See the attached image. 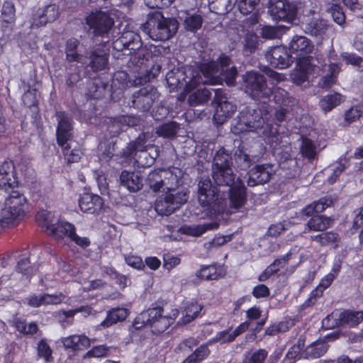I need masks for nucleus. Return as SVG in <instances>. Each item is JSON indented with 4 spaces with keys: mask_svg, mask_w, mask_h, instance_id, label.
I'll return each instance as SVG.
<instances>
[{
    "mask_svg": "<svg viewBox=\"0 0 363 363\" xmlns=\"http://www.w3.org/2000/svg\"><path fill=\"white\" fill-rule=\"evenodd\" d=\"M201 82V77L200 76L199 85L189 93L188 102L191 106L203 104L211 99V91L206 87H202L205 84Z\"/></svg>",
    "mask_w": 363,
    "mask_h": 363,
    "instance_id": "c9c22d12",
    "label": "nucleus"
},
{
    "mask_svg": "<svg viewBox=\"0 0 363 363\" xmlns=\"http://www.w3.org/2000/svg\"><path fill=\"white\" fill-rule=\"evenodd\" d=\"M270 94L269 99L266 100V103L274 101L279 106H286L289 103V93L282 88L276 86L270 88Z\"/></svg>",
    "mask_w": 363,
    "mask_h": 363,
    "instance_id": "864d4df0",
    "label": "nucleus"
},
{
    "mask_svg": "<svg viewBox=\"0 0 363 363\" xmlns=\"http://www.w3.org/2000/svg\"><path fill=\"white\" fill-rule=\"evenodd\" d=\"M296 66L291 74L292 82L296 85H301L308 80V73L313 71L315 65L313 62H295Z\"/></svg>",
    "mask_w": 363,
    "mask_h": 363,
    "instance_id": "473e14b6",
    "label": "nucleus"
},
{
    "mask_svg": "<svg viewBox=\"0 0 363 363\" xmlns=\"http://www.w3.org/2000/svg\"><path fill=\"white\" fill-rule=\"evenodd\" d=\"M333 203V201L330 196L321 197L318 201H315L303 208L300 211L301 218L305 220L313 213L320 214L327 208L330 207Z\"/></svg>",
    "mask_w": 363,
    "mask_h": 363,
    "instance_id": "a878e982",
    "label": "nucleus"
},
{
    "mask_svg": "<svg viewBox=\"0 0 363 363\" xmlns=\"http://www.w3.org/2000/svg\"><path fill=\"white\" fill-rule=\"evenodd\" d=\"M268 12L277 22L292 23L296 18L298 7L289 0H269Z\"/></svg>",
    "mask_w": 363,
    "mask_h": 363,
    "instance_id": "1a4fd4ad",
    "label": "nucleus"
},
{
    "mask_svg": "<svg viewBox=\"0 0 363 363\" xmlns=\"http://www.w3.org/2000/svg\"><path fill=\"white\" fill-rule=\"evenodd\" d=\"M57 220L52 213L48 210H40L35 215V220L38 225L42 228H45V232L48 235Z\"/></svg>",
    "mask_w": 363,
    "mask_h": 363,
    "instance_id": "a18cd8bd",
    "label": "nucleus"
},
{
    "mask_svg": "<svg viewBox=\"0 0 363 363\" xmlns=\"http://www.w3.org/2000/svg\"><path fill=\"white\" fill-rule=\"evenodd\" d=\"M260 0H238L237 4L239 11L243 15L252 14L250 23L254 25L258 23V16L254 11L259 5Z\"/></svg>",
    "mask_w": 363,
    "mask_h": 363,
    "instance_id": "79ce46f5",
    "label": "nucleus"
},
{
    "mask_svg": "<svg viewBox=\"0 0 363 363\" xmlns=\"http://www.w3.org/2000/svg\"><path fill=\"white\" fill-rule=\"evenodd\" d=\"M110 347L106 345L94 346L85 354L86 357H104L108 356Z\"/></svg>",
    "mask_w": 363,
    "mask_h": 363,
    "instance_id": "774afa93",
    "label": "nucleus"
},
{
    "mask_svg": "<svg viewBox=\"0 0 363 363\" xmlns=\"http://www.w3.org/2000/svg\"><path fill=\"white\" fill-rule=\"evenodd\" d=\"M342 101V96L339 93L327 94L319 101L321 109L325 112H329L339 106Z\"/></svg>",
    "mask_w": 363,
    "mask_h": 363,
    "instance_id": "3c124183",
    "label": "nucleus"
},
{
    "mask_svg": "<svg viewBox=\"0 0 363 363\" xmlns=\"http://www.w3.org/2000/svg\"><path fill=\"white\" fill-rule=\"evenodd\" d=\"M42 11L48 23L56 21L60 14L59 6L55 4H49L42 8Z\"/></svg>",
    "mask_w": 363,
    "mask_h": 363,
    "instance_id": "69168bd1",
    "label": "nucleus"
},
{
    "mask_svg": "<svg viewBox=\"0 0 363 363\" xmlns=\"http://www.w3.org/2000/svg\"><path fill=\"white\" fill-rule=\"evenodd\" d=\"M143 27L152 40L165 41L177 33L178 23L174 18H164L162 13L156 12L148 16Z\"/></svg>",
    "mask_w": 363,
    "mask_h": 363,
    "instance_id": "20e7f679",
    "label": "nucleus"
},
{
    "mask_svg": "<svg viewBox=\"0 0 363 363\" xmlns=\"http://www.w3.org/2000/svg\"><path fill=\"white\" fill-rule=\"evenodd\" d=\"M311 240L318 242L320 246H328L337 242L338 234L333 231L323 232L311 236Z\"/></svg>",
    "mask_w": 363,
    "mask_h": 363,
    "instance_id": "5fc2aeb1",
    "label": "nucleus"
},
{
    "mask_svg": "<svg viewBox=\"0 0 363 363\" xmlns=\"http://www.w3.org/2000/svg\"><path fill=\"white\" fill-rule=\"evenodd\" d=\"M329 345L324 340L318 339L311 343L303 351L305 359H317L323 357L328 350Z\"/></svg>",
    "mask_w": 363,
    "mask_h": 363,
    "instance_id": "e433bc0d",
    "label": "nucleus"
},
{
    "mask_svg": "<svg viewBox=\"0 0 363 363\" xmlns=\"http://www.w3.org/2000/svg\"><path fill=\"white\" fill-rule=\"evenodd\" d=\"M159 96L157 88L147 84L133 94L130 106L143 113L148 112Z\"/></svg>",
    "mask_w": 363,
    "mask_h": 363,
    "instance_id": "9b49d317",
    "label": "nucleus"
},
{
    "mask_svg": "<svg viewBox=\"0 0 363 363\" xmlns=\"http://www.w3.org/2000/svg\"><path fill=\"white\" fill-rule=\"evenodd\" d=\"M23 257L20 258L16 266V271L22 274V277L30 281L33 276H35L38 268L35 264H31L30 261V253L28 249L23 250Z\"/></svg>",
    "mask_w": 363,
    "mask_h": 363,
    "instance_id": "393cba45",
    "label": "nucleus"
},
{
    "mask_svg": "<svg viewBox=\"0 0 363 363\" xmlns=\"http://www.w3.org/2000/svg\"><path fill=\"white\" fill-rule=\"evenodd\" d=\"M107 84L104 82L101 78H94L88 84V91L92 99H99L103 95Z\"/></svg>",
    "mask_w": 363,
    "mask_h": 363,
    "instance_id": "4d7b16f0",
    "label": "nucleus"
},
{
    "mask_svg": "<svg viewBox=\"0 0 363 363\" xmlns=\"http://www.w3.org/2000/svg\"><path fill=\"white\" fill-rule=\"evenodd\" d=\"M294 62H313L314 44L305 35H294L286 47Z\"/></svg>",
    "mask_w": 363,
    "mask_h": 363,
    "instance_id": "6e6552de",
    "label": "nucleus"
},
{
    "mask_svg": "<svg viewBox=\"0 0 363 363\" xmlns=\"http://www.w3.org/2000/svg\"><path fill=\"white\" fill-rule=\"evenodd\" d=\"M148 133H141L134 140L128 143L126 147L123 149L121 156L125 159H129L132 157L136 156L138 152L140 153L137 162L143 167H150L152 165L156 160L157 154L155 157H152L147 152L149 147L153 146L147 144Z\"/></svg>",
    "mask_w": 363,
    "mask_h": 363,
    "instance_id": "423d86ee",
    "label": "nucleus"
},
{
    "mask_svg": "<svg viewBox=\"0 0 363 363\" xmlns=\"http://www.w3.org/2000/svg\"><path fill=\"white\" fill-rule=\"evenodd\" d=\"M165 172L164 169L160 168L151 171L147 176L145 183L154 192H158L164 186V177L162 174Z\"/></svg>",
    "mask_w": 363,
    "mask_h": 363,
    "instance_id": "c03bdc74",
    "label": "nucleus"
},
{
    "mask_svg": "<svg viewBox=\"0 0 363 363\" xmlns=\"http://www.w3.org/2000/svg\"><path fill=\"white\" fill-rule=\"evenodd\" d=\"M37 354L39 358L43 359L45 362H52L54 360L52 350L45 339H41L38 343Z\"/></svg>",
    "mask_w": 363,
    "mask_h": 363,
    "instance_id": "bf43d9fd",
    "label": "nucleus"
},
{
    "mask_svg": "<svg viewBox=\"0 0 363 363\" xmlns=\"http://www.w3.org/2000/svg\"><path fill=\"white\" fill-rule=\"evenodd\" d=\"M7 188L11 189V191L5 199L0 218V225L4 228L18 225L24 218L28 209V200L24 194L15 190V187Z\"/></svg>",
    "mask_w": 363,
    "mask_h": 363,
    "instance_id": "f257e3e1",
    "label": "nucleus"
},
{
    "mask_svg": "<svg viewBox=\"0 0 363 363\" xmlns=\"http://www.w3.org/2000/svg\"><path fill=\"white\" fill-rule=\"evenodd\" d=\"M234 160L236 168L244 171L247 170L253 163V157L247 152L242 142L234 148Z\"/></svg>",
    "mask_w": 363,
    "mask_h": 363,
    "instance_id": "f704fd0d",
    "label": "nucleus"
},
{
    "mask_svg": "<svg viewBox=\"0 0 363 363\" xmlns=\"http://www.w3.org/2000/svg\"><path fill=\"white\" fill-rule=\"evenodd\" d=\"M30 28L32 29L38 28L45 26L48 23L43 16L42 8H38L33 11L30 17Z\"/></svg>",
    "mask_w": 363,
    "mask_h": 363,
    "instance_id": "0e129e2a",
    "label": "nucleus"
},
{
    "mask_svg": "<svg viewBox=\"0 0 363 363\" xmlns=\"http://www.w3.org/2000/svg\"><path fill=\"white\" fill-rule=\"evenodd\" d=\"M198 199L205 210L214 214L223 213L227 206L225 194L221 193L219 187L209 178L199 182Z\"/></svg>",
    "mask_w": 363,
    "mask_h": 363,
    "instance_id": "f03ea898",
    "label": "nucleus"
},
{
    "mask_svg": "<svg viewBox=\"0 0 363 363\" xmlns=\"http://www.w3.org/2000/svg\"><path fill=\"white\" fill-rule=\"evenodd\" d=\"M242 80L245 93L254 100L265 104L271 93L266 77L262 74L252 70L242 76Z\"/></svg>",
    "mask_w": 363,
    "mask_h": 363,
    "instance_id": "0eeeda50",
    "label": "nucleus"
},
{
    "mask_svg": "<svg viewBox=\"0 0 363 363\" xmlns=\"http://www.w3.org/2000/svg\"><path fill=\"white\" fill-rule=\"evenodd\" d=\"M265 58L269 65L275 69H286L294 62L284 45L272 47L267 52Z\"/></svg>",
    "mask_w": 363,
    "mask_h": 363,
    "instance_id": "dca6fc26",
    "label": "nucleus"
},
{
    "mask_svg": "<svg viewBox=\"0 0 363 363\" xmlns=\"http://www.w3.org/2000/svg\"><path fill=\"white\" fill-rule=\"evenodd\" d=\"M212 169V177L218 186H229L236 181L235 174L233 173L232 167L213 168Z\"/></svg>",
    "mask_w": 363,
    "mask_h": 363,
    "instance_id": "4c0bfd02",
    "label": "nucleus"
},
{
    "mask_svg": "<svg viewBox=\"0 0 363 363\" xmlns=\"http://www.w3.org/2000/svg\"><path fill=\"white\" fill-rule=\"evenodd\" d=\"M343 262V257L337 255L335 257L330 272L322 278L321 285L325 288H328L333 284L334 279L337 277L341 271Z\"/></svg>",
    "mask_w": 363,
    "mask_h": 363,
    "instance_id": "09e8293b",
    "label": "nucleus"
},
{
    "mask_svg": "<svg viewBox=\"0 0 363 363\" xmlns=\"http://www.w3.org/2000/svg\"><path fill=\"white\" fill-rule=\"evenodd\" d=\"M233 157L231 153L223 147L219 148L215 153L213 160V168L232 167Z\"/></svg>",
    "mask_w": 363,
    "mask_h": 363,
    "instance_id": "49530a36",
    "label": "nucleus"
},
{
    "mask_svg": "<svg viewBox=\"0 0 363 363\" xmlns=\"http://www.w3.org/2000/svg\"><path fill=\"white\" fill-rule=\"evenodd\" d=\"M65 347L74 351L84 350L91 345L90 339L85 335H72L63 338Z\"/></svg>",
    "mask_w": 363,
    "mask_h": 363,
    "instance_id": "ea45409f",
    "label": "nucleus"
},
{
    "mask_svg": "<svg viewBox=\"0 0 363 363\" xmlns=\"http://www.w3.org/2000/svg\"><path fill=\"white\" fill-rule=\"evenodd\" d=\"M363 322V311L344 309L340 312L333 327L347 326L355 328Z\"/></svg>",
    "mask_w": 363,
    "mask_h": 363,
    "instance_id": "4be33fe9",
    "label": "nucleus"
},
{
    "mask_svg": "<svg viewBox=\"0 0 363 363\" xmlns=\"http://www.w3.org/2000/svg\"><path fill=\"white\" fill-rule=\"evenodd\" d=\"M247 174V184L249 186L264 184L271 178L267 164H257L248 172Z\"/></svg>",
    "mask_w": 363,
    "mask_h": 363,
    "instance_id": "5701e85b",
    "label": "nucleus"
},
{
    "mask_svg": "<svg viewBox=\"0 0 363 363\" xmlns=\"http://www.w3.org/2000/svg\"><path fill=\"white\" fill-rule=\"evenodd\" d=\"M129 75L125 71L119 70L114 72L113 75V84L118 86L119 89H124L128 86Z\"/></svg>",
    "mask_w": 363,
    "mask_h": 363,
    "instance_id": "338daca9",
    "label": "nucleus"
},
{
    "mask_svg": "<svg viewBox=\"0 0 363 363\" xmlns=\"http://www.w3.org/2000/svg\"><path fill=\"white\" fill-rule=\"evenodd\" d=\"M231 328L218 332L216 335L208 340V342H219L220 345L232 342L235 340L230 332Z\"/></svg>",
    "mask_w": 363,
    "mask_h": 363,
    "instance_id": "e2e57ef3",
    "label": "nucleus"
},
{
    "mask_svg": "<svg viewBox=\"0 0 363 363\" xmlns=\"http://www.w3.org/2000/svg\"><path fill=\"white\" fill-rule=\"evenodd\" d=\"M143 177L134 172L123 170L120 175L121 184L130 192H137L143 188Z\"/></svg>",
    "mask_w": 363,
    "mask_h": 363,
    "instance_id": "c85d7f7f",
    "label": "nucleus"
},
{
    "mask_svg": "<svg viewBox=\"0 0 363 363\" xmlns=\"http://www.w3.org/2000/svg\"><path fill=\"white\" fill-rule=\"evenodd\" d=\"M300 152L308 160H314L316 156V147L313 140L307 137H302Z\"/></svg>",
    "mask_w": 363,
    "mask_h": 363,
    "instance_id": "6e6d98bb",
    "label": "nucleus"
},
{
    "mask_svg": "<svg viewBox=\"0 0 363 363\" xmlns=\"http://www.w3.org/2000/svg\"><path fill=\"white\" fill-rule=\"evenodd\" d=\"M57 125L55 130L56 143L59 147H63L69 143L74 137L73 118L64 111L55 113Z\"/></svg>",
    "mask_w": 363,
    "mask_h": 363,
    "instance_id": "4468645a",
    "label": "nucleus"
},
{
    "mask_svg": "<svg viewBox=\"0 0 363 363\" xmlns=\"http://www.w3.org/2000/svg\"><path fill=\"white\" fill-rule=\"evenodd\" d=\"M303 30L305 33L319 40H322L327 34L330 24L325 19L313 16L308 18L305 23H303Z\"/></svg>",
    "mask_w": 363,
    "mask_h": 363,
    "instance_id": "aec40b11",
    "label": "nucleus"
},
{
    "mask_svg": "<svg viewBox=\"0 0 363 363\" xmlns=\"http://www.w3.org/2000/svg\"><path fill=\"white\" fill-rule=\"evenodd\" d=\"M179 197L174 194L168 193L163 200L155 203V210L161 215L168 216L172 214L176 209L179 208L182 203L178 201Z\"/></svg>",
    "mask_w": 363,
    "mask_h": 363,
    "instance_id": "7c9ffc66",
    "label": "nucleus"
},
{
    "mask_svg": "<svg viewBox=\"0 0 363 363\" xmlns=\"http://www.w3.org/2000/svg\"><path fill=\"white\" fill-rule=\"evenodd\" d=\"M112 46L117 51L127 50L131 53L142 46L141 37L138 32L124 29L120 37L113 40Z\"/></svg>",
    "mask_w": 363,
    "mask_h": 363,
    "instance_id": "f3484780",
    "label": "nucleus"
},
{
    "mask_svg": "<svg viewBox=\"0 0 363 363\" xmlns=\"http://www.w3.org/2000/svg\"><path fill=\"white\" fill-rule=\"evenodd\" d=\"M228 189V199L230 207L235 209L242 208L247 202V188L244 182L238 178Z\"/></svg>",
    "mask_w": 363,
    "mask_h": 363,
    "instance_id": "a211bd4d",
    "label": "nucleus"
},
{
    "mask_svg": "<svg viewBox=\"0 0 363 363\" xmlns=\"http://www.w3.org/2000/svg\"><path fill=\"white\" fill-rule=\"evenodd\" d=\"M212 344L208 341L205 344H201L191 354H189L184 362L185 363H199L206 359L211 354L208 345Z\"/></svg>",
    "mask_w": 363,
    "mask_h": 363,
    "instance_id": "8fccbe9b",
    "label": "nucleus"
},
{
    "mask_svg": "<svg viewBox=\"0 0 363 363\" xmlns=\"http://www.w3.org/2000/svg\"><path fill=\"white\" fill-rule=\"evenodd\" d=\"M128 315V310L125 308H113L107 311L105 319L101 322L99 325L103 328H109L118 322L125 320Z\"/></svg>",
    "mask_w": 363,
    "mask_h": 363,
    "instance_id": "58836bf2",
    "label": "nucleus"
},
{
    "mask_svg": "<svg viewBox=\"0 0 363 363\" xmlns=\"http://www.w3.org/2000/svg\"><path fill=\"white\" fill-rule=\"evenodd\" d=\"M225 272L220 265L216 264L201 265L196 275L201 280H217L225 276Z\"/></svg>",
    "mask_w": 363,
    "mask_h": 363,
    "instance_id": "72a5a7b5",
    "label": "nucleus"
},
{
    "mask_svg": "<svg viewBox=\"0 0 363 363\" xmlns=\"http://www.w3.org/2000/svg\"><path fill=\"white\" fill-rule=\"evenodd\" d=\"M177 315V314L164 315L163 306L154 303L135 318V323H141V326H148L152 333L160 335L174 324Z\"/></svg>",
    "mask_w": 363,
    "mask_h": 363,
    "instance_id": "7ed1b4c3",
    "label": "nucleus"
},
{
    "mask_svg": "<svg viewBox=\"0 0 363 363\" xmlns=\"http://www.w3.org/2000/svg\"><path fill=\"white\" fill-rule=\"evenodd\" d=\"M308 218L305 233L307 231L323 232L330 228L333 223V219L330 216L318 213H313Z\"/></svg>",
    "mask_w": 363,
    "mask_h": 363,
    "instance_id": "bb28decb",
    "label": "nucleus"
},
{
    "mask_svg": "<svg viewBox=\"0 0 363 363\" xmlns=\"http://www.w3.org/2000/svg\"><path fill=\"white\" fill-rule=\"evenodd\" d=\"M76 227L74 224L67 221L57 219L51 229L49 235L57 241H61L67 238L68 240Z\"/></svg>",
    "mask_w": 363,
    "mask_h": 363,
    "instance_id": "2f4dec72",
    "label": "nucleus"
},
{
    "mask_svg": "<svg viewBox=\"0 0 363 363\" xmlns=\"http://www.w3.org/2000/svg\"><path fill=\"white\" fill-rule=\"evenodd\" d=\"M22 102L23 105L29 108L32 107H38V101L37 99V89H28L22 96Z\"/></svg>",
    "mask_w": 363,
    "mask_h": 363,
    "instance_id": "680f3d73",
    "label": "nucleus"
},
{
    "mask_svg": "<svg viewBox=\"0 0 363 363\" xmlns=\"http://www.w3.org/2000/svg\"><path fill=\"white\" fill-rule=\"evenodd\" d=\"M288 109L280 106L274 113V119L276 121L267 123L265 124L263 130L264 140L265 143L272 150H275L281 142V136L280 134L281 125L279 123L285 121Z\"/></svg>",
    "mask_w": 363,
    "mask_h": 363,
    "instance_id": "9d476101",
    "label": "nucleus"
},
{
    "mask_svg": "<svg viewBox=\"0 0 363 363\" xmlns=\"http://www.w3.org/2000/svg\"><path fill=\"white\" fill-rule=\"evenodd\" d=\"M108 52L101 48H95L89 53L88 66L94 72L104 70L108 68Z\"/></svg>",
    "mask_w": 363,
    "mask_h": 363,
    "instance_id": "b1692460",
    "label": "nucleus"
},
{
    "mask_svg": "<svg viewBox=\"0 0 363 363\" xmlns=\"http://www.w3.org/2000/svg\"><path fill=\"white\" fill-rule=\"evenodd\" d=\"M203 23V17L199 14L194 13L185 18L184 25L186 30L195 33L201 28Z\"/></svg>",
    "mask_w": 363,
    "mask_h": 363,
    "instance_id": "13d9d810",
    "label": "nucleus"
},
{
    "mask_svg": "<svg viewBox=\"0 0 363 363\" xmlns=\"http://www.w3.org/2000/svg\"><path fill=\"white\" fill-rule=\"evenodd\" d=\"M165 79L170 92L182 90L180 97L182 95L185 97L199 85L200 75L199 72H194L190 68L185 71L177 69L176 71H169Z\"/></svg>",
    "mask_w": 363,
    "mask_h": 363,
    "instance_id": "39448f33",
    "label": "nucleus"
},
{
    "mask_svg": "<svg viewBox=\"0 0 363 363\" xmlns=\"http://www.w3.org/2000/svg\"><path fill=\"white\" fill-rule=\"evenodd\" d=\"M198 69L199 72L206 79L205 80L201 79V83L203 84H216L222 79L217 75L219 71L216 62L213 60L200 63L198 66Z\"/></svg>",
    "mask_w": 363,
    "mask_h": 363,
    "instance_id": "cd10ccee",
    "label": "nucleus"
},
{
    "mask_svg": "<svg viewBox=\"0 0 363 363\" xmlns=\"http://www.w3.org/2000/svg\"><path fill=\"white\" fill-rule=\"evenodd\" d=\"M18 184L14 162L6 159L0 165V186L7 189V187H17Z\"/></svg>",
    "mask_w": 363,
    "mask_h": 363,
    "instance_id": "412c9836",
    "label": "nucleus"
},
{
    "mask_svg": "<svg viewBox=\"0 0 363 363\" xmlns=\"http://www.w3.org/2000/svg\"><path fill=\"white\" fill-rule=\"evenodd\" d=\"M60 147L62 150V157L67 164L79 162L84 154L80 147L76 145L72 147L69 143Z\"/></svg>",
    "mask_w": 363,
    "mask_h": 363,
    "instance_id": "37998d69",
    "label": "nucleus"
},
{
    "mask_svg": "<svg viewBox=\"0 0 363 363\" xmlns=\"http://www.w3.org/2000/svg\"><path fill=\"white\" fill-rule=\"evenodd\" d=\"M85 21L95 36L104 37L109 33L114 25V20L111 14L101 10L91 12Z\"/></svg>",
    "mask_w": 363,
    "mask_h": 363,
    "instance_id": "ddd939ff",
    "label": "nucleus"
},
{
    "mask_svg": "<svg viewBox=\"0 0 363 363\" xmlns=\"http://www.w3.org/2000/svg\"><path fill=\"white\" fill-rule=\"evenodd\" d=\"M179 128V125L176 121H169L164 123L156 128V134L159 137L164 138H173L177 134Z\"/></svg>",
    "mask_w": 363,
    "mask_h": 363,
    "instance_id": "603ef678",
    "label": "nucleus"
},
{
    "mask_svg": "<svg viewBox=\"0 0 363 363\" xmlns=\"http://www.w3.org/2000/svg\"><path fill=\"white\" fill-rule=\"evenodd\" d=\"M78 204L82 212L89 214H98L104 207V201L97 194L84 192L80 195Z\"/></svg>",
    "mask_w": 363,
    "mask_h": 363,
    "instance_id": "6ab92c4d",
    "label": "nucleus"
},
{
    "mask_svg": "<svg viewBox=\"0 0 363 363\" xmlns=\"http://www.w3.org/2000/svg\"><path fill=\"white\" fill-rule=\"evenodd\" d=\"M16 10L13 3L5 1L3 4L1 14V26L4 33H10L15 25Z\"/></svg>",
    "mask_w": 363,
    "mask_h": 363,
    "instance_id": "c756f323",
    "label": "nucleus"
},
{
    "mask_svg": "<svg viewBox=\"0 0 363 363\" xmlns=\"http://www.w3.org/2000/svg\"><path fill=\"white\" fill-rule=\"evenodd\" d=\"M80 45L79 40L74 38H69L65 44L66 60L69 62H80L82 60V55L79 53L78 48Z\"/></svg>",
    "mask_w": 363,
    "mask_h": 363,
    "instance_id": "de8ad7c7",
    "label": "nucleus"
},
{
    "mask_svg": "<svg viewBox=\"0 0 363 363\" xmlns=\"http://www.w3.org/2000/svg\"><path fill=\"white\" fill-rule=\"evenodd\" d=\"M203 306L199 304L196 301L188 303L182 312L181 322L184 325L189 324L199 317H201Z\"/></svg>",
    "mask_w": 363,
    "mask_h": 363,
    "instance_id": "a19ab883",
    "label": "nucleus"
},
{
    "mask_svg": "<svg viewBox=\"0 0 363 363\" xmlns=\"http://www.w3.org/2000/svg\"><path fill=\"white\" fill-rule=\"evenodd\" d=\"M212 103L215 107L213 120L218 124H223L231 118L236 111V106L228 101L227 94L221 89H214Z\"/></svg>",
    "mask_w": 363,
    "mask_h": 363,
    "instance_id": "f8f14e48",
    "label": "nucleus"
},
{
    "mask_svg": "<svg viewBox=\"0 0 363 363\" xmlns=\"http://www.w3.org/2000/svg\"><path fill=\"white\" fill-rule=\"evenodd\" d=\"M328 11L331 14L334 22L340 26L345 24L346 16L340 4H332Z\"/></svg>",
    "mask_w": 363,
    "mask_h": 363,
    "instance_id": "052dcab7",
    "label": "nucleus"
},
{
    "mask_svg": "<svg viewBox=\"0 0 363 363\" xmlns=\"http://www.w3.org/2000/svg\"><path fill=\"white\" fill-rule=\"evenodd\" d=\"M264 118L260 111L247 108L240 113L234 128L236 133H241L255 131L259 128H264Z\"/></svg>",
    "mask_w": 363,
    "mask_h": 363,
    "instance_id": "2eb2a0df",
    "label": "nucleus"
}]
</instances>
